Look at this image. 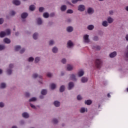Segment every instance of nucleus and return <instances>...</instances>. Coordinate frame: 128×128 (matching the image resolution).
<instances>
[{"label": "nucleus", "instance_id": "nucleus-45", "mask_svg": "<svg viewBox=\"0 0 128 128\" xmlns=\"http://www.w3.org/2000/svg\"><path fill=\"white\" fill-rule=\"evenodd\" d=\"M4 46L0 45V50H4Z\"/></svg>", "mask_w": 128, "mask_h": 128}, {"label": "nucleus", "instance_id": "nucleus-16", "mask_svg": "<svg viewBox=\"0 0 128 128\" xmlns=\"http://www.w3.org/2000/svg\"><path fill=\"white\" fill-rule=\"evenodd\" d=\"M60 10L62 12H64V10H66V5H63L61 6Z\"/></svg>", "mask_w": 128, "mask_h": 128}, {"label": "nucleus", "instance_id": "nucleus-50", "mask_svg": "<svg viewBox=\"0 0 128 128\" xmlns=\"http://www.w3.org/2000/svg\"><path fill=\"white\" fill-rule=\"evenodd\" d=\"M52 76V73H50V72L47 73V76H48V78H50Z\"/></svg>", "mask_w": 128, "mask_h": 128}, {"label": "nucleus", "instance_id": "nucleus-42", "mask_svg": "<svg viewBox=\"0 0 128 128\" xmlns=\"http://www.w3.org/2000/svg\"><path fill=\"white\" fill-rule=\"evenodd\" d=\"M93 40H95L96 42L97 40H98V36H94L93 38Z\"/></svg>", "mask_w": 128, "mask_h": 128}, {"label": "nucleus", "instance_id": "nucleus-11", "mask_svg": "<svg viewBox=\"0 0 128 128\" xmlns=\"http://www.w3.org/2000/svg\"><path fill=\"white\" fill-rule=\"evenodd\" d=\"M66 30L67 32H72L74 30V28H72V26H68V28H67Z\"/></svg>", "mask_w": 128, "mask_h": 128}, {"label": "nucleus", "instance_id": "nucleus-5", "mask_svg": "<svg viewBox=\"0 0 128 128\" xmlns=\"http://www.w3.org/2000/svg\"><path fill=\"white\" fill-rule=\"evenodd\" d=\"M74 82H70L69 84H68V90H72V88H74Z\"/></svg>", "mask_w": 128, "mask_h": 128}, {"label": "nucleus", "instance_id": "nucleus-64", "mask_svg": "<svg viewBox=\"0 0 128 128\" xmlns=\"http://www.w3.org/2000/svg\"><path fill=\"white\" fill-rule=\"evenodd\" d=\"M12 128H18L16 126H13Z\"/></svg>", "mask_w": 128, "mask_h": 128}, {"label": "nucleus", "instance_id": "nucleus-63", "mask_svg": "<svg viewBox=\"0 0 128 128\" xmlns=\"http://www.w3.org/2000/svg\"><path fill=\"white\" fill-rule=\"evenodd\" d=\"M126 10L127 12H128V6L126 7Z\"/></svg>", "mask_w": 128, "mask_h": 128}, {"label": "nucleus", "instance_id": "nucleus-36", "mask_svg": "<svg viewBox=\"0 0 128 128\" xmlns=\"http://www.w3.org/2000/svg\"><path fill=\"white\" fill-rule=\"evenodd\" d=\"M36 98L33 97L30 99L29 102H36Z\"/></svg>", "mask_w": 128, "mask_h": 128}, {"label": "nucleus", "instance_id": "nucleus-12", "mask_svg": "<svg viewBox=\"0 0 128 128\" xmlns=\"http://www.w3.org/2000/svg\"><path fill=\"white\" fill-rule=\"evenodd\" d=\"M68 48H72L74 46V44L72 42L71 40H69L67 44Z\"/></svg>", "mask_w": 128, "mask_h": 128}, {"label": "nucleus", "instance_id": "nucleus-8", "mask_svg": "<svg viewBox=\"0 0 128 128\" xmlns=\"http://www.w3.org/2000/svg\"><path fill=\"white\" fill-rule=\"evenodd\" d=\"M94 9L92 8H90L88 10V14H94Z\"/></svg>", "mask_w": 128, "mask_h": 128}, {"label": "nucleus", "instance_id": "nucleus-52", "mask_svg": "<svg viewBox=\"0 0 128 128\" xmlns=\"http://www.w3.org/2000/svg\"><path fill=\"white\" fill-rule=\"evenodd\" d=\"M4 24V19L3 18H0V24Z\"/></svg>", "mask_w": 128, "mask_h": 128}, {"label": "nucleus", "instance_id": "nucleus-20", "mask_svg": "<svg viewBox=\"0 0 128 128\" xmlns=\"http://www.w3.org/2000/svg\"><path fill=\"white\" fill-rule=\"evenodd\" d=\"M92 102L90 100H87L85 101L86 104H88V106H90V104H92Z\"/></svg>", "mask_w": 128, "mask_h": 128}, {"label": "nucleus", "instance_id": "nucleus-1", "mask_svg": "<svg viewBox=\"0 0 128 128\" xmlns=\"http://www.w3.org/2000/svg\"><path fill=\"white\" fill-rule=\"evenodd\" d=\"M102 62L100 59H96L95 62L96 68H100Z\"/></svg>", "mask_w": 128, "mask_h": 128}, {"label": "nucleus", "instance_id": "nucleus-31", "mask_svg": "<svg viewBox=\"0 0 128 128\" xmlns=\"http://www.w3.org/2000/svg\"><path fill=\"white\" fill-rule=\"evenodd\" d=\"M6 86V84L5 83H2L1 85L0 86V88H4Z\"/></svg>", "mask_w": 128, "mask_h": 128}, {"label": "nucleus", "instance_id": "nucleus-48", "mask_svg": "<svg viewBox=\"0 0 128 128\" xmlns=\"http://www.w3.org/2000/svg\"><path fill=\"white\" fill-rule=\"evenodd\" d=\"M4 104L2 102H0V108H4Z\"/></svg>", "mask_w": 128, "mask_h": 128}, {"label": "nucleus", "instance_id": "nucleus-3", "mask_svg": "<svg viewBox=\"0 0 128 128\" xmlns=\"http://www.w3.org/2000/svg\"><path fill=\"white\" fill-rule=\"evenodd\" d=\"M84 42L86 43V44H88V42H90V39H88V34H86L84 36Z\"/></svg>", "mask_w": 128, "mask_h": 128}, {"label": "nucleus", "instance_id": "nucleus-4", "mask_svg": "<svg viewBox=\"0 0 128 128\" xmlns=\"http://www.w3.org/2000/svg\"><path fill=\"white\" fill-rule=\"evenodd\" d=\"M12 3L16 6H20V1L18 0H14L12 1Z\"/></svg>", "mask_w": 128, "mask_h": 128}, {"label": "nucleus", "instance_id": "nucleus-59", "mask_svg": "<svg viewBox=\"0 0 128 128\" xmlns=\"http://www.w3.org/2000/svg\"><path fill=\"white\" fill-rule=\"evenodd\" d=\"M126 40L128 41V34H126Z\"/></svg>", "mask_w": 128, "mask_h": 128}, {"label": "nucleus", "instance_id": "nucleus-7", "mask_svg": "<svg viewBox=\"0 0 128 128\" xmlns=\"http://www.w3.org/2000/svg\"><path fill=\"white\" fill-rule=\"evenodd\" d=\"M84 74V72L82 70H81L78 72V76L80 77L82 76Z\"/></svg>", "mask_w": 128, "mask_h": 128}, {"label": "nucleus", "instance_id": "nucleus-19", "mask_svg": "<svg viewBox=\"0 0 128 128\" xmlns=\"http://www.w3.org/2000/svg\"><path fill=\"white\" fill-rule=\"evenodd\" d=\"M29 10L32 11L34 10H36V6H34V5H31L29 8Z\"/></svg>", "mask_w": 128, "mask_h": 128}, {"label": "nucleus", "instance_id": "nucleus-2", "mask_svg": "<svg viewBox=\"0 0 128 128\" xmlns=\"http://www.w3.org/2000/svg\"><path fill=\"white\" fill-rule=\"evenodd\" d=\"M85 9L86 8L84 5H80L78 7V10H79V12H84Z\"/></svg>", "mask_w": 128, "mask_h": 128}, {"label": "nucleus", "instance_id": "nucleus-51", "mask_svg": "<svg viewBox=\"0 0 128 128\" xmlns=\"http://www.w3.org/2000/svg\"><path fill=\"white\" fill-rule=\"evenodd\" d=\"M53 44H54V40H51L50 41V42H49L50 46H52Z\"/></svg>", "mask_w": 128, "mask_h": 128}, {"label": "nucleus", "instance_id": "nucleus-61", "mask_svg": "<svg viewBox=\"0 0 128 128\" xmlns=\"http://www.w3.org/2000/svg\"><path fill=\"white\" fill-rule=\"evenodd\" d=\"M108 98H110V94H108Z\"/></svg>", "mask_w": 128, "mask_h": 128}, {"label": "nucleus", "instance_id": "nucleus-33", "mask_svg": "<svg viewBox=\"0 0 128 128\" xmlns=\"http://www.w3.org/2000/svg\"><path fill=\"white\" fill-rule=\"evenodd\" d=\"M103 26H108V22L106 21H104L102 22V24Z\"/></svg>", "mask_w": 128, "mask_h": 128}, {"label": "nucleus", "instance_id": "nucleus-22", "mask_svg": "<svg viewBox=\"0 0 128 128\" xmlns=\"http://www.w3.org/2000/svg\"><path fill=\"white\" fill-rule=\"evenodd\" d=\"M94 26L93 25H89L88 26V28L89 30H94Z\"/></svg>", "mask_w": 128, "mask_h": 128}, {"label": "nucleus", "instance_id": "nucleus-29", "mask_svg": "<svg viewBox=\"0 0 128 128\" xmlns=\"http://www.w3.org/2000/svg\"><path fill=\"white\" fill-rule=\"evenodd\" d=\"M48 92L46 91V90H42V91H41V94H43V96H45V94H46V92Z\"/></svg>", "mask_w": 128, "mask_h": 128}, {"label": "nucleus", "instance_id": "nucleus-44", "mask_svg": "<svg viewBox=\"0 0 128 128\" xmlns=\"http://www.w3.org/2000/svg\"><path fill=\"white\" fill-rule=\"evenodd\" d=\"M34 58L32 57H30L28 60V62H34Z\"/></svg>", "mask_w": 128, "mask_h": 128}, {"label": "nucleus", "instance_id": "nucleus-24", "mask_svg": "<svg viewBox=\"0 0 128 128\" xmlns=\"http://www.w3.org/2000/svg\"><path fill=\"white\" fill-rule=\"evenodd\" d=\"M5 32L6 34V36H10V29L6 30Z\"/></svg>", "mask_w": 128, "mask_h": 128}, {"label": "nucleus", "instance_id": "nucleus-9", "mask_svg": "<svg viewBox=\"0 0 128 128\" xmlns=\"http://www.w3.org/2000/svg\"><path fill=\"white\" fill-rule=\"evenodd\" d=\"M110 58H114V56H116V52H114L110 54Z\"/></svg>", "mask_w": 128, "mask_h": 128}, {"label": "nucleus", "instance_id": "nucleus-30", "mask_svg": "<svg viewBox=\"0 0 128 128\" xmlns=\"http://www.w3.org/2000/svg\"><path fill=\"white\" fill-rule=\"evenodd\" d=\"M20 50V46H15V50L16 52H18Z\"/></svg>", "mask_w": 128, "mask_h": 128}, {"label": "nucleus", "instance_id": "nucleus-35", "mask_svg": "<svg viewBox=\"0 0 128 128\" xmlns=\"http://www.w3.org/2000/svg\"><path fill=\"white\" fill-rule=\"evenodd\" d=\"M80 112L84 114V112H86V108H82L80 110Z\"/></svg>", "mask_w": 128, "mask_h": 128}, {"label": "nucleus", "instance_id": "nucleus-21", "mask_svg": "<svg viewBox=\"0 0 128 128\" xmlns=\"http://www.w3.org/2000/svg\"><path fill=\"white\" fill-rule=\"evenodd\" d=\"M108 22L109 24H112V22H114V19H112L110 17H108Z\"/></svg>", "mask_w": 128, "mask_h": 128}, {"label": "nucleus", "instance_id": "nucleus-18", "mask_svg": "<svg viewBox=\"0 0 128 128\" xmlns=\"http://www.w3.org/2000/svg\"><path fill=\"white\" fill-rule=\"evenodd\" d=\"M70 78L72 80H76V76H74V74H72L70 76Z\"/></svg>", "mask_w": 128, "mask_h": 128}, {"label": "nucleus", "instance_id": "nucleus-14", "mask_svg": "<svg viewBox=\"0 0 128 128\" xmlns=\"http://www.w3.org/2000/svg\"><path fill=\"white\" fill-rule=\"evenodd\" d=\"M88 78L83 77L81 79V82H88Z\"/></svg>", "mask_w": 128, "mask_h": 128}, {"label": "nucleus", "instance_id": "nucleus-43", "mask_svg": "<svg viewBox=\"0 0 128 128\" xmlns=\"http://www.w3.org/2000/svg\"><path fill=\"white\" fill-rule=\"evenodd\" d=\"M44 8H42V7H40L39 8V12H42L44 11Z\"/></svg>", "mask_w": 128, "mask_h": 128}, {"label": "nucleus", "instance_id": "nucleus-60", "mask_svg": "<svg viewBox=\"0 0 128 128\" xmlns=\"http://www.w3.org/2000/svg\"><path fill=\"white\" fill-rule=\"evenodd\" d=\"M50 16H54V13H51Z\"/></svg>", "mask_w": 128, "mask_h": 128}, {"label": "nucleus", "instance_id": "nucleus-23", "mask_svg": "<svg viewBox=\"0 0 128 128\" xmlns=\"http://www.w3.org/2000/svg\"><path fill=\"white\" fill-rule=\"evenodd\" d=\"M60 92H64V86H62L60 87Z\"/></svg>", "mask_w": 128, "mask_h": 128}, {"label": "nucleus", "instance_id": "nucleus-54", "mask_svg": "<svg viewBox=\"0 0 128 128\" xmlns=\"http://www.w3.org/2000/svg\"><path fill=\"white\" fill-rule=\"evenodd\" d=\"M30 106L31 108H32L36 109V106H34V104H30Z\"/></svg>", "mask_w": 128, "mask_h": 128}, {"label": "nucleus", "instance_id": "nucleus-49", "mask_svg": "<svg viewBox=\"0 0 128 128\" xmlns=\"http://www.w3.org/2000/svg\"><path fill=\"white\" fill-rule=\"evenodd\" d=\"M66 60L65 58H63L62 60V64H66Z\"/></svg>", "mask_w": 128, "mask_h": 128}, {"label": "nucleus", "instance_id": "nucleus-26", "mask_svg": "<svg viewBox=\"0 0 128 128\" xmlns=\"http://www.w3.org/2000/svg\"><path fill=\"white\" fill-rule=\"evenodd\" d=\"M44 18H48V16H50V15L48 14V12H45L43 14Z\"/></svg>", "mask_w": 128, "mask_h": 128}, {"label": "nucleus", "instance_id": "nucleus-28", "mask_svg": "<svg viewBox=\"0 0 128 128\" xmlns=\"http://www.w3.org/2000/svg\"><path fill=\"white\" fill-rule=\"evenodd\" d=\"M56 84H50V88L52 90H54V88H56Z\"/></svg>", "mask_w": 128, "mask_h": 128}, {"label": "nucleus", "instance_id": "nucleus-13", "mask_svg": "<svg viewBox=\"0 0 128 128\" xmlns=\"http://www.w3.org/2000/svg\"><path fill=\"white\" fill-rule=\"evenodd\" d=\"M22 116H23V118H28L29 116L27 112H24L22 114Z\"/></svg>", "mask_w": 128, "mask_h": 128}, {"label": "nucleus", "instance_id": "nucleus-38", "mask_svg": "<svg viewBox=\"0 0 128 128\" xmlns=\"http://www.w3.org/2000/svg\"><path fill=\"white\" fill-rule=\"evenodd\" d=\"M73 12L74 11L72 10H68L66 12L67 14H72Z\"/></svg>", "mask_w": 128, "mask_h": 128}, {"label": "nucleus", "instance_id": "nucleus-10", "mask_svg": "<svg viewBox=\"0 0 128 128\" xmlns=\"http://www.w3.org/2000/svg\"><path fill=\"white\" fill-rule=\"evenodd\" d=\"M6 36V32H0V38H4Z\"/></svg>", "mask_w": 128, "mask_h": 128}, {"label": "nucleus", "instance_id": "nucleus-40", "mask_svg": "<svg viewBox=\"0 0 128 128\" xmlns=\"http://www.w3.org/2000/svg\"><path fill=\"white\" fill-rule=\"evenodd\" d=\"M12 70H7V74H12Z\"/></svg>", "mask_w": 128, "mask_h": 128}, {"label": "nucleus", "instance_id": "nucleus-6", "mask_svg": "<svg viewBox=\"0 0 128 128\" xmlns=\"http://www.w3.org/2000/svg\"><path fill=\"white\" fill-rule=\"evenodd\" d=\"M28 16V14L26 12H24L21 14V18H26Z\"/></svg>", "mask_w": 128, "mask_h": 128}, {"label": "nucleus", "instance_id": "nucleus-15", "mask_svg": "<svg viewBox=\"0 0 128 128\" xmlns=\"http://www.w3.org/2000/svg\"><path fill=\"white\" fill-rule=\"evenodd\" d=\"M4 42H5V44H10V40L8 38H5L4 40Z\"/></svg>", "mask_w": 128, "mask_h": 128}, {"label": "nucleus", "instance_id": "nucleus-46", "mask_svg": "<svg viewBox=\"0 0 128 128\" xmlns=\"http://www.w3.org/2000/svg\"><path fill=\"white\" fill-rule=\"evenodd\" d=\"M10 14L11 16H14L16 14V12L14 10L10 12Z\"/></svg>", "mask_w": 128, "mask_h": 128}, {"label": "nucleus", "instance_id": "nucleus-57", "mask_svg": "<svg viewBox=\"0 0 128 128\" xmlns=\"http://www.w3.org/2000/svg\"><path fill=\"white\" fill-rule=\"evenodd\" d=\"M110 14H114V11L110 10L109 12Z\"/></svg>", "mask_w": 128, "mask_h": 128}, {"label": "nucleus", "instance_id": "nucleus-56", "mask_svg": "<svg viewBox=\"0 0 128 128\" xmlns=\"http://www.w3.org/2000/svg\"><path fill=\"white\" fill-rule=\"evenodd\" d=\"M26 98H28V96H30V93L26 92Z\"/></svg>", "mask_w": 128, "mask_h": 128}, {"label": "nucleus", "instance_id": "nucleus-58", "mask_svg": "<svg viewBox=\"0 0 128 128\" xmlns=\"http://www.w3.org/2000/svg\"><path fill=\"white\" fill-rule=\"evenodd\" d=\"M96 50H100V46H96Z\"/></svg>", "mask_w": 128, "mask_h": 128}, {"label": "nucleus", "instance_id": "nucleus-27", "mask_svg": "<svg viewBox=\"0 0 128 128\" xmlns=\"http://www.w3.org/2000/svg\"><path fill=\"white\" fill-rule=\"evenodd\" d=\"M72 69H73L72 66H70V64L68 65L67 70H72Z\"/></svg>", "mask_w": 128, "mask_h": 128}, {"label": "nucleus", "instance_id": "nucleus-39", "mask_svg": "<svg viewBox=\"0 0 128 128\" xmlns=\"http://www.w3.org/2000/svg\"><path fill=\"white\" fill-rule=\"evenodd\" d=\"M40 62V58L36 57L35 58V62H36V64H37V62Z\"/></svg>", "mask_w": 128, "mask_h": 128}, {"label": "nucleus", "instance_id": "nucleus-53", "mask_svg": "<svg viewBox=\"0 0 128 128\" xmlns=\"http://www.w3.org/2000/svg\"><path fill=\"white\" fill-rule=\"evenodd\" d=\"M24 50H25L24 48H22L20 50V54H24Z\"/></svg>", "mask_w": 128, "mask_h": 128}, {"label": "nucleus", "instance_id": "nucleus-62", "mask_svg": "<svg viewBox=\"0 0 128 128\" xmlns=\"http://www.w3.org/2000/svg\"><path fill=\"white\" fill-rule=\"evenodd\" d=\"M126 58H128V52L126 53Z\"/></svg>", "mask_w": 128, "mask_h": 128}, {"label": "nucleus", "instance_id": "nucleus-41", "mask_svg": "<svg viewBox=\"0 0 128 128\" xmlns=\"http://www.w3.org/2000/svg\"><path fill=\"white\" fill-rule=\"evenodd\" d=\"M52 122H53L54 124H58V121L56 119L54 118V119H53V120H52Z\"/></svg>", "mask_w": 128, "mask_h": 128}, {"label": "nucleus", "instance_id": "nucleus-17", "mask_svg": "<svg viewBox=\"0 0 128 128\" xmlns=\"http://www.w3.org/2000/svg\"><path fill=\"white\" fill-rule=\"evenodd\" d=\"M54 106H55L58 107L60 106V103L58 101H55L54 102Z\"/></svg>", "mask_w": 128, "mask_h": 128}, {"label": "nucleus", "instance_id": "nucleus-25", "mask_svg": "<svg viewBox=\"0 0 128 128\" xmlns=\"http://www.w3.org/2000/svg\"><path fill=\"white\" fill-rule=\"evenodd\" d=\"M37 22L38 24H42V19H40V18H38L37 19Z\"/></svg>", "mask_w": 128, "mask_h": 128}, {"label": "nucleus", "instance_id": "nucleus-55", "mask_svg": "<svg viewBox=\"0 0 128 128\" xmlns=\"http://www.w3.org/2000/svg\"><path fill=\"white\" fill-rule=\"evenodd\" d=\"M9 68H14V64H10L9 65Z\"/></svg>", "mask_w": 128, "mask_h": 128}, {"label": "nucleus", "instance_id": "nucleus-47", "mask_svg": "<svg viewBox=\"0 0 128 128\" xmlns=\"http://www.w3.org/2000/svg\"><path fill=\"white\" fill-rule=\"evenodd\" d=\"M82 96H80V95H78V96H77V100H82Z\"/></svg>", "mask_w": 128, "mask_h": 128}, {"label": "nucleus", "instance_id": "nucleus-37", "mask_svg": "<svg viewBox=\"0 0 128 128\" xmlns=\"http://www.w3.org/2000/svg\"><path fill=\"white\" fill-rule=\"evenodd\" d=\"M38 74H34L32 75L33 78H38Z\"/></svg>", "mask_w": 128, "mask_h": 128}, {"label": "nucleus", "instance_id": "nucleus-34", "mask_svg": "<svg viewBox=\"0 0 128 128\" xmlns=\"http://www.w3.org/2000/svg\"><path fill=\"white\" fill-rule=\"evenodd\" d=\"M38 33H34V34H33V38L34 40H37L38 38Z\"/></svg>", "mask_w": 128, "mask_h": 128}, {"label": "nucleus", "instance_id": "nucleus-32", "mask_svg": "<svg viewBox=\"0 0 128 128\" xmlns=\"http://www.w3.org/2000/svg\"><path fill=\"white\" fill-rule=\"evenodd\" d=\"M52 52L54 54H56V52H58V48H56V47H54L52 48Z\"/></svg>", "mask_w": 128, "mask_h": 128}]
</instances>
